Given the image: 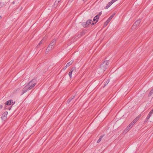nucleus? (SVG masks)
I'll use <instances>...</instances> for the list:
<instances>
[{"label":"nucleus","instance_id":"nucleus-12","mask_svg":"<svg viewBox=\"0 0 153 153\" xmlns=\"http://www.w3.org/2000/svg\"><path fill=\"white\" fill-rule=\"evenodd\" d=\"M74 61L73 60H71L69 62H68L66 65V68H68L70 65H71L73 62Z\"/></svg>","mask_w":153,"mask_h":153},{"label":"nucleus","instance_id":"nucleus-25","mask_svg":"<svg viewBox=\"0 0 153 153\" xmlns=\"http://www.w3.org/2000/svg\"><path fill=\"white\" fill-rule=\"evenodd\" d=\"M61 1V0H56V3H59L60 1Z\"/></svg>","mask_w":153,"mask_h":153},{"label":"nucleus","instance_id":"nucleus-34","mask_svg":"<svg viewBox=\"0 0 153 153\" xmlns=\"http://www.w3.org/2000/svg\"><path fill=\"white\" fill-rule=\"evenodd\" d=\"M15 103V102H14V103L12 105H13Z\"/></svg>","mask_w":153,"mask_h":153},{"label":"nucleus","instance_id":"nucleus-29","mask_svg":"<svg viewBox=\"0 0 153 153\" xmlns=\"http://www.w3.org/2000/svg\"><path fill=\"white\" fill-rule=\"evenodd\" d=\"M67 68H66V66L64 67V68H63V69L64 70H65Z\"/></svg>","mask_w":153,"mask_h":153},{"label":"nucleus","instance_id":"nucleus-24","mask_svg":"<svg viewBox=\"0 0 153 153\" xmlns=\"http://www.w3.org/2000/svg\"><path fill=\"white\" fill-rule=\"evenodd\" d=\"M141 117L140 115H139L136 118H137V119L138 120L139 118H140Z\"/></svg>","mask_w":153,"mask_h":153},{"label":"nucleus","instance_id":"nucleus-23","mask_svg":"<svg viewBox=\"0 0 153 153\" xmlns=\"http://www.w3.org/2000/svg\"><path fill=\"white\" fill-rule=\"evenodd\" d=\"M4 109H8L10 110L11 109V107L7 108V106H5L4 108Z\"/></svg>","mask_w":153,"mask_h":153},{"label":"nucleus","instance_id":"nucleus-6","mask_svg":"<svg viewBox=\"0 0 153 153\" xmlns=\"http://www.w3.org/2000/svg\"><path fill=\"white\" fill-rule=\"evenodd\" d=\"M114 14L111 15L109 17V18L107 19V21L105 22L104 25V27H106L108 25V24L109 22L111 20V19H112V18L114 17Z\"/></svg>","mask_w":153,"mask_h":153},{"label":"nucleus","instance_id":"nucleus-14","mask_svg":"<svg viewBox=\"0 0 153 153\" xmlns=\"http://www.w3.org/2000/svg\"><path fill=\"white\" fill-rule=\"evenodd\" d=\"M45 39H46L45 38H44V39H43L39 43L37 46L38 47V46L40 44H42L43 42H44Z\"/></svg>","mask_w":153,"mask_h":153},{"label":"nucleus","instance_id":"nucleus-10","mask_svg":"<svg viewBox=\"0 0 153 153\" xmlns=\"http://www.w3.org/2000/svg\"><path fill=\"white\" fill-rule=\"evenodd\" d=\"M134 125V124L131 122L130 124L128 126V127L126 128L125 131H128Z\"/></svg>","mask_w":153,"mask_h":153},{"label":"nucleus","instance_id":"nucleus-28","mask_svg":"<svg viewBox=\"0 0 153 153\" xmlns=\"http://www.w3.org/2000/svg\"><path fill=\"white\" fill-rule=\"evenodd\" d=\"M102 14V12H100L99 13L98 15L99 16H100Z\"/></svg>","mask_w":153,"mask_h":153},{"label":"nucleus","instance_id":"nucleus-31","mask_svg":"<svg viewBox=\"0 0 153 153\" xmlns=\"http://www.w3.org/2000/svg\"><path fill=\"white\" fill-rule=\"evenodd\" d=\"M2 17L1 16H0V19Z\"/></svg>","mask_w":153,"mask_h":153},{"label":"nucleus","instance_id":"nucleus-4","mask_svg":"<svg viewBox=\"0 0 153 153\" xmlns=\"http://www.w3.org/2000/svg\"><path fill=\"white\" fill-rule=\"evenodd\" d=\"M91 19H88L86 22H83L82 25L84 27H87L91 24Z\"/></svg>","mask_w":153,"mask_h":153},{"label":"nucleus","instance_id":"nucleus-3","mask_svg":"<svg viewBox=\"0 0 153 153\" xmlns=\"http://www.w3.org/2000/svg\"><path fill=\"white\" fill-rule=\"evenodd\" d=\"M56 42V40L55 39H53L48 45V49H52L54 47Z\"/></svg>","mask_w":153,"mask_h":153},{"label":"nucleus","instance_id":"nucleus-16","mask_svg":"<svg viewBox=\"0 0 153 153\" xmlns=\"http://www.w3.org/2000/svg\"><path fill=\"white\" fill-rule=\"evenodd\" d=\"M99 16L98 15H97L95 16L93 19V21H95L96 19H99Z\"/></svg>","mask_w":153,"mask_h":153},{"label":"nucleus","instance_id":"nucleus-20","mask_svg":"<svg viewBox=\"0 0 153 153\" xmlns=\"http://www.w3.org/2000/svg\"><path fill=\"white\" fill-rule=\"evenodd\" d=\"M75 97V96H73L72 98H71L68 99V103L70 102Z\"/></svg>","mask_w":153,"mask_h":153},{"label":"nucleus","instance_id":"nucleus-9","mask_svg":"<svg viewBox=\"0 0 153 153\" xmlns=\"http://www.w3.org/2000/svg\"><path fill=\"white\" fill-rule=\"evenodd\" d=\"M13 102V100H10L8 101H7L5 103V105H11V104Z\"/></svg>","mask_w":153,"mask_h":153},{"label":"nucleus","instance_id":"nucleus-22","mask_svg":"<svg viewBox=\"0 0 153 153\" xmlns=\"http://www.w3.org/2000/svg\"><path fill=\"white\" fill-rule=\"evenodd\" d=\"M52 49H48V47L47 49L46 50V53H48Z\"/></svg>","mask_w":153,"mask_h":153},{"label":"nucleus","instance_id":"nucleus-32","mask_svg":"<svg viewBox=\"0 0 153 153\" xmlns=\"http://www.w3.org/2000/svg\"><path fill=\"white\" fill-rule=\"evenodd\" d=\"M98 21V20H97V21H96V22L95 23H96Z\"/></svg>","mask_w":153,"mask_h":153},{"label":"nucleus","instance_id":"nucleus-30","mask_svg":"<svg viewBox=\"0 0 153 153\" xmlns=\"http://www.w3.org/2000/svg\"><path fill=\"white\" fill-rule=\"evenodd\" d=\"M94 24H95V23H92L91 24V25H94Z\"/></svg>","mask_w":153,"mask_h":153},{"label":"nucleus","instance_id":"nucleus-2","mask_svg":"<svg viewBox=\"0 0 153 153\" xmlns=\"http://www.w3.org/2000/svg\"><path fill=\"white\" fill-rule=\"evenodd\" d=\"M109 63L108 61H105L100 65V68L99 69V71H101L103 72L107 69Z\"/></svg>","mask_w":153,"mask_h":153},{"label":"nucleus","instance_id":"nucleus-15","mask_svg":"<svg viewBox=\"0 0 153 153\" xmlns=\"http://www.w3.org/2000/svg\"><path fill=\"white\" fill-rule=\"evenodd\" d=\"M110 79H108L107 81H106V82L105 83L104 86H103V88H104L105 86H106L109 82H110Z\"/></svg>","mask_w":153,"mask_h":153},{"label":"nucleus","instance_id":"nucleus-5","mask_svg":"<svg viewBox=\"0 0 153 153\" xmlns=\"http://www.w3.org/2000/svg\"><path fill=\"white\" fill-rule=\"evenodd\" d=\"M153 113V108L150 111L149 114L147 116L145 120L144 121V123H146L148 120L150 118L152 114Z\"/></svg>","mask_w":153,"mask_h":153},{"label":"nucleus","instance_id":"nucleus-18","mask_svg":"<svg viewBox=\"0 0 153 153\" xmlns=\"http://www.w3.org/2000/svg\"><path fill=\"white\" fill-rule=\"evenodd\" d=\"M138 120L137 118H136L132 122V123L134 125V124Z\"/></svg>","mask_w":153,"mask_h":153},{"label":"nucleus","instance_id":"nucleus-33","mask_svg":"<svg viewBox=\"0 0 153 153\" xmlns=\"http://www.w3.org/2000/svg\"><path fill=\"white\" fill-rule=\"evenodd\" d=\"M84 1H85L86 0H83Z\"/></svg>","mask_w":153,"mask_h":153},{"label":"nucleus","instance_id":"nucleus-19","mask_svg":"<svg viewBox=\"0 0 153 153\" xmlns=\"http://www.w3.org/2000/svg\"><path fill=\"white\" fill-rule=\"evenodd\" d=\"M59 4V3H57V2L56 3V1H55L54 3V7H55L56 8L57 7V6Z\"/></svg>","mask_w":153,"mask_h":153},{"label":"nucleus","instance_id":"nucleus-17","mask_svg":"<svg viewBox=\"0 0 153 153\" xmlns=\"http://www.w3.org/2000/svg\"><path fill=\"white\" fill-rule=\"evenodd\" d=\"M103 137V136H101L100 137L99 140L97 141V143H99L101 141Z\"/></svg>","mask_w":153,"mask_h":153},{"label":"nucleus","instance_id":"nucleus-26","mask_svg":"<svg viewBox=\"0 0 153 153\" xmlns=\"http://www.w3.org/2000/svg\"><path fill=\"white\" fill-rule=\"evenodd\" d=\"M2 4L1 3H0V8H1L2 6Z\"/></svg>","mask_w":153,"mask_h":153},{"label":"nucleus","instance_id":"nucleus-7","mask_svg":"<svg viewBox=\"0 0 153 153\" xmlns=\"http://www.w3.org/2000/svg\"><path fill=\"white\" fill-rule=\"evenodd\" d=\"M140 22V20H138L134 23L133 25L132 26V28L133 29L135 28L138 25Z\"/></svg>","mask_w":153,"mask_h":153},{"label":"nucleus","instance_id":"nucleus-1","mask_svg":"<svg viewBox=\"0 0 153 153\" xmlns=\"http://www.w3.org/2000/svg\"><path fill=\"white\" fill-rule=\"evenodd\" d=\"M36 83V79H32L24 88L22 91L21 95H22L25 92L33 88L35 86Z\"/></svg>","mask_w":153,"mask_h":153},{"label":"nucleus","instance_id":"nucleus-21","mask_svg":"<svg viewBox=\"0 0 153 153\" xmlns=\"http://www.w3.org/2000/svg\"><path fill=\"white\" fill-rule=\"evenodd\" d=\"M153 93V88L149 92V95L150 96H151Z\"/></svg>","mask_w":153,"mask_h":153},{"label":"nucleus","instance_id":"nucleus-11","mask_svg":"<svg viewBox=\"0 0 153 153\" xmlns=\"http://www.w3.org/2000/svg\"><path fill=\"white\" fill-rule=\"evenodd\" d=\"M7 114L8 112L7 111H5L2 114V118L4 119H6L7 117Z\"/></svg>","mask_w":153,"mask_h":153},{"label":"nucleus","instance_id":"nucleus-27","mask_svg":"<svg viewBox=\"0 0 153 153\" xmlns=\"http://www.w3.org/2000/svg\"><path fill=\"white\" fill-rule=\"evenodd\" d=\"M3 108V105H0V110L2 108Z\"/></svg>","mask_w":153,"mask_h":153},{"label":"nucleus","instance_id":"nucleus-8","mask_svg":"<svg viewBox=\"0 0 153 153\" xmlns=\"http://www.w3.org/2000/svg\"><path fill=\"white\" fill-rule=\"evenodd\" d=\"M76 68L75 67H73L71 69L70 72L69 73V76L71 78L72 77V74L73 72L75 71Z\"/></svg>","mask_w":153,"mask_h":153},{"label":"nucleus","instance_id":"nucleus-13","mask_svg":"<svg viewBox=\"0 0 153 153\" xmlns=\"http://www.w3.org/2000/svg\"><path fill=\"white\" fill-rule=\"evenodd\" d=\"M113 3L111 1L109 2L107 4V6L105 7V9L108 8Z\"/></svg>","mask_w":153,"mask_h":153}]
</instances>
